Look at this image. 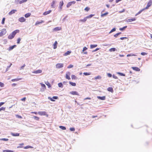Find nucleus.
I'll return each mask as SVG.
<instances>
[{"mask_svg": "<svg viewBox=\"0 0 152 152\" xmlns=\"http://www.w3.org/2000/svg\"><path fill=\"white\" fill-rule=\"evenodd\" d=\"M19 31L18 30H16L14 31L11 34H10L8 36V38L9 39H12L14 37L16 33L19 32Z\"/></svg>", "mask_w": 152, "mask_h": 152, "instance_id": "obj_1", "label": "nucleus"}, {"mask_svg": "<svg viewBox=\"0 0 152 152\" xmlns=\"http://www.w3.org/2000/svg\"><path fill=\"white\" fill-rule=\"evenodd\" d=\"M97 98L99 99L103 100L105 99L106 97L104 96H97Z\"/></svg>", "mask_w": 152, "mask_h": 152, "instance_id": "obj_16", "label": "nucleus"}, {"mask_svg": "<svg viewBox=\"0 0 152 152\" xmlns=\"http://www.w3.org/2000/svg\"><path fill=\"white\" fill-rule=\"evenodd\" d=\"M57 3L56 1L54 0L53 1L52 3H51V6L52 8H55V4Z\"/></svg>", "mask_w": 152, "mask_h": 152, "instance_id": "obj_9", "label": "nucleus"}, {"mask_svg": "<svg viewBox=\"0 0 152 152\" xmlns=\"http://www.w3.org/2000/svg\"><path fill=\"white\" fill-rule=\"evenodd\" d=\"M23 145V143H22L19 144L20 146H18L17 147L18 148H20L22 147V146Z\"/></svg>", "mask_w": 152, "mask_h": 152, "instance_id": "obj_61", "label": "nucleus"}, {"mask_svg": "<svg viewBox=\"0 0 152 152\" xmlns=\"http://www.w3.org/2000/svg\"><path fill=\"white\" fill-rule=\"evenodd\" d=\"M108 14V12H106V13H104L103 14H102L101 15L102 17H103L104 16H106Z\"/></svg>", "mask_w": 152, "mask_h": 152, "instance_id": "obj_39", "label": "nucleus"}, {"mask_svg": "<svg viewBox=\"0 0 152 152\" xmlns=\"http://www.w3.org/2000/svg\"><path fill=\"white\" fill-rule=\"evenodd\" d=\"M16 47V45H13L10 46L9 48L8 49V50L10 51L12 50L14 48H15Z\"/></svg>", "mask_w": 152, "mask_h": 152, "instance_id": "obj_13", "label": "nucleus"}, {"mask_svg": "<svg viewBox=\"0 0 152 152\" xmlns=\"http://www.w3.org/2000/svg\"><path fill=\"white\" fill-rule=\"evenodd\" d=\"M117 73L121 76H125V74L121 72H118Z\"/></svg>", "mask_w": 152, "mask_h": 152, "instance_id": "obj_31", "label": "nucleus"}, {"mask_svg": "<svg viewBox=\"0 0 152 152\" xmlns=\"http://www.w3.org/2000/svg\"><path fill=\"white\" fill-rule=\"evenodd\" d=\"M94 16V15L91 14L89 15V16L86 17L87 18V19L88 18H91L93 16Z\"/></svg>", "mask_w": 152, "mask_h": 152, "instance_id": "obj_49", "label": "nucleus"}, {"mask_svg": "<svg viewBox=\"0 0 152 152\" xmlns=\"http://www.w3.org/2000/svg\"><path fill=\"white\" fill-rule=\"evenodd\" d=\"M38 114L41 115H45L47 117L48 116V115L47 114L46 112L45 111L39 112H38Z\"/></svg>", "mask_w": 152, "mask_h": 152, "instance_id": "obj_6", "label": "nucleus"}, {"mask_svg": "<svg viewBox=\"0 0 152 152\" xmlns=\"http://www.w3.org/2000/svg\"><path fill=\"white\" fill-rule=\"evenodd\" d=\"M87 19V18L86 17L85 18L83 19H81L79 20V22H85Z\"/></svg>", "mask_w": 152, "mask_h": 152, "instance_id": "obj_22", "label": "nucleus"}, {"mask_svg": "<svg viewBox=\"0 0 152 152\" xmlns=\"http://www.w3.org/2000/svg\"><path fill=\"white\" fill-rule=\"evenodd\" d=\"M31 15V14L30 13H28L25 14V15L24 16H25V17L27 18L29 17Z\"/></svg>", "mask_w": 152, "mask_h": 152, "instance_id": "obj_25", "label": "nucleus"}, {"mask_svg": "<svg viewBox=\"0 0 152 152\" xmlns=\"http://www.w3.org/2000/svg\"><path fill=\"white\" fill-rule=\"evenodd\" d=\"M5 18H3L2 19V22H1V23L2 24H4V21L5 20Z\"/></svg>", "mask_w": 152, "mask_h": 152, "instance_id": "obj_48", "label": "nucleus"}, {"mask_svg": "<svg viewBox=\"0 0 152 152\" xmlns=\"http://www.w3.org/2000/svg\"><path fill=\"white\" fill-rule=\"evenodd\" d=\"M59 128L63 130H64L66 129V127L64 126H59Z\"/></svg>", "mask_w": 152, "mask_h": 152, "instance_id": "obj_33", "label": "nucleus"}, {"mask_svg": "<svg viewBox=\"0 0 152 152\" xmlns=\"http://www.w3.org/2000/svg\"><path fill=\"white\" fill-rule=\"evenodd\" d=\"M64 64L62 63H58L56 65V67L57 68H61L64 66Z\"/></svg>", "mask_w": 152, "mask_h": 152, "instance_id": "obj_2", "label": "nucleus"}, {"mask_svg": "<svg viewBox=\"0 0 152 152\" xmlns=\"http://www.w3.org/2000/svg\"><path fill=\"white\" fill-rule=\"evenodd\" d=\"M53 99H58V97L57 96H53L52 97Z\"/></svg>", "mask_w": 152, "mask_h": 152, "instance_id": "obj_63", "label": "nucleus"}, {"mask_svg": "<svg viewBox=\"0 0 152 152\" xmlns=\"http://www.w3.org/2000/svg\"><path fill=\"white\" fill-rule=\"evenodd\" d=\"M11 135L13 136H19L20 134L18 133H15L12 132L11 133Z\"/></svg>", "mask_w": 152, "mask_h": 152, "instance_id": "obj_20", "label": "nucleus"}, {"mask_svg": "<svg viewBox=\"0 0 152 152\" xmlns=\"http://www.w3.org/2000/svg\"><path fill=\"white\" fill-rule=\"evenodd\" d=\"M107 90L111 92H113V88L111 87L108 88H107Z\"/></svg>", "mask_w": 152, "mask_h": 152, "instance_id": "obj_28", "label": "nucleus"}, {"mask_svg": "<svg viewBox=\"0 0 152 152\" xmlns=\"http://www.w3.org/2000/svg\"><path fill=\"white\" fill-rule=\"evenodd\" d=\"M5 110V107H1L0 108V111L3 110Z\"/></svg>", "mask_w": 152, "mask_h": 152, "instance_id": "obj_60", "label": "nucleus"}, {"mask_svg": "<svg viewBox=\"0 0 152 152\" xmlns=\"http://www.w3.org/2000/svg\"><path fill=\"white\" fill-rule=\"evenodd\" d=\"M89 9H90V8L88 7H86L85 9V10L86 11H88L89 10Z\"/></svg>", "mask_w": 152, "mask_h": 152, "instance_id": "obj_55", "label": "nucleus"}, {"mask_svg": "<svg viewBox=\"0 0 152 152\" xmlns=\"http://www.w3.org/2000/svg\"><path fill=\"white\" fill-rule=\"evenodd\" d=\"M44 22V21L42 20H41L40 21H37L35 23V25H37L38 24H41V23H43Z\"/></svg>", "mask_w": 152, "mask_h": 152, "instance_id": "obj_21", "label": "nucleus"}, {"mask_svg": "<svg viewBox=\"0 0 152 152\" xmlns=\"http://www.w3.org/2000/svg\"><path fill=\"white\" fill-rule=\"evenodd\" d=\"M12 65V64H11L9 66H8L7 67V69H6V71H8V70L9 69V68H10V67H11V66Z\"/></svg>", "mask_w": 152, "mask_h": 152, "instance_id": "obj_46", "label": "nucleus"}, {"mask_svg": "<svg viewBox=\"0 0 152 152\" xmlns=\"http://www.w3.org/2000/svg\"><path fill=\"white\" fill-rule=\"evenodd\" d=\"M48 98L51 101H54L55 100H53L52 98L50 97H48Z\"/></svg>", "mask_w": 152, "mask_h": 152, "instance_id": "obj_56", "label": "nucleus"}, {"mask_svg": "<svg viewBox=\"0 0 152 152\" xmlns=\"http://www.w3.org/2000/svg\"><path fill=\"white\" fill-rule=\"evenodd\" d=\"M70 130L71 131H74L75 130V128L73 127L70 128Z\"/></svg>", "mask_w": 152, "mask_h": 152, "instance_id": "obj_58", "label": "nucleus"}, {"mask_svg": "<svg viewBox=\"0 0 152 152\" xmlns=\"http://www.w3.org/2000/svg\"><path fill=\"white\" fill-rule=\"evenodd\" d=\"M152 4V2L151 0L149 1L148 3L147 6L145 9H148V8Z\"/></svg>", "mask_w": 152, "mask_h": 152, "instance_id": "obj_7", "label": "nucleus"}, {"mask_svg": "<svg viewBox=\"0 0 152 152\" xmlns=\"http://www.w3.org/2000/svg\"><path fill=\"white\" fill-rule=\"evenodd\" d=\"M58 86L60 88H63V85L61 83H60L58 84Z\"/></svg>", "mask_w": 152, "mask_h": 152, "instance_id": "obj_32", "label": "nucleus"}, {"mask_svg": "<svg viewBox=\"0 0 152 152\" xmlns=\"http://www.w3.org/2000/svg\"><path fill=\"white\" fill-rule=\"evenodd\" d=\"M0 140H3L5 141H8L9 140L8 139L6 138H1L0 139Z\"/></svg>", "mask_w": 152, "mask_h": 152, "instance_id": "obj_44", "label": "nucleus"}, {"mask_svg": "<svg viewBox=\"0 0 152 152\" xmlns=\"http://www.w3.org/2000/svg\"><path fill=\"white\" fill-rule=\"evenodd\" d=\"M21 40V39L20 38H19L18 39H17V44H19L20 43V41Z\"/></svg>", "mask_w": 152, "mask_h": 152, "instance_id": "obj_51", "label": "nucleus"}, {"mask_svg": "<svg viewBox=\"0 0 152 152\" xmlns=\"http://www.w3.org/2000/svg\"><path fill=\"white\" fill-rule=\"evenodd\" d=\"M51 12V10H49V11H46L45 12H44L43 13V15H46L48 14H49Z\"/></svg>", "mask_w": 152, "mask_h": 152, "instance_id": "obj_19", "label": "nucleus"}, {"mask_svg": "<svg viewBox=\"0 0 152 152\" xmlns=\"http://www.w3.org/2000/svg\"><path fill=\"white\" fill-rule=\"evenodd\" d=\"M83 74L85 75H91L90 73L84 72Z\"/></svg>", "mask_w": 152, "mask_h": 152, "instance_id": "obj_45", "label": "nucleus"}, {"mask_svg": "<svg viewBox=\"0 0 152 152\" xmlns=\"http://www.w3.org/2000/svg\"><path fill=\"white\" fill-rule=\"evenodd\" d=\"M32 72L36 74L40 73L42 72V70L40 69H38L36 71H33Z\"/></svg>", "mask_w": 152, "mask_h": 152, "instance_id": "obj_10", "label": "nucleus"}, {"mask_svg": "<svg viewBox=\"0 0 152 152\" xmlns=\"http://www.w3.org/2000/svg\"><path fill=\"white\" fill-rule=\"evenodd\" d=\"M136 20V19L135 18H134L132 19H128L126 20V21L127 23H129L132 22V21H135Z\"/></svg>", "mask_w": 152, "mask_h": 152, "instance_id": "obj_12", "label": "nucleus"}, {"mask_svg": "<svg viewBox=\"0 0 152 152\" xmlns=\"http://www.w3.org/2000/svg\"><path fill=\"white\" fill-rule=\"evenodd\" d=\"M71 77L72 79L75 80L77 79V77L74 75H72Z\"/></svg>", "mask_w": 152, "mask_h": 152, "instance_id": "obj_35", "label": "nucleus"}, {"mask_svg": "<svg viewBox=\"0 0 152 152\" xmlns=\"http://www.w3.org/2000/svg\"><path fill=\"white\" fill-rule=\"evenodd\" d=\"M25 66V64H24L23 65L20 67V69H23L24 67Z\"/></svg>", "mask_w": 152, "mask_h": 152, "instance_id": "obj_64", "label": "nucleus"}, {"mask_svg": "<svg viewBox=\"0 0 152 152\" xmlns=\"http://www.w3.org/2000/svg\"><path fill=\"white\" fill-rule=\"evenodd\" d=\"M71 75V73L69 72H66V78L68 80H70L71 79L70 77V75Z\"/></svg>", "mask_w": 152, "mask_h": 152, "instance_id": "obj_5", "label": "nucleus"}, {"mask_svg": "<svg viewBox=\"0 0 152 152\" xmlns=\"http://www.w3.org/2000/svg\"><path fill=\"white\" fill-rule=\"evenodd\" d=\"M7 31L5 29H3L0 32V37H2L6 33Z\"/></svg>", "mask_w": 152, "mask_h": 152, "instance_id": "obj_3", "label": "nucleus"}, {"mask_svg": "<svg viewBox=\"0 0 152 152\" xmlns=\"http://www.w3.org/2000/svg\"><path fill=\"white\" fill-rule=\"evenodd\" d=\"M17 11V10H13L9 13V14L10 15H11L15 13Z\"/></svg>", "mask_w": 152, "mask_h": 152, "instance_id": "obj_14", "label": "nucleus"}, {"mask_svg": "<svg viewBox=\"0 0 152 152\" xmlns=\"http://www.w3.org/2000/svg\"><path fill=\"white\" fill-rule=\"evenodd\" d=\"M127 26H124L123 27V28H119V30L120 31H123L126 28H127Z\"/></svg>", "mask_w": 152, "mask_h": 152, "instance_id": "obj_27", "label": "nucleus"}, {"mask_svg": "<svg viewBox=\"0 0 152 152\" xmlns=\"http://www.w3.org/2000/svg\"><path fill=\"white\" fill-rule=\"evenodd\" d=\"M76 1H70L66 5V7L67 8L69 7L70 6L72 5V4H74L75 3Z\"/></svg>", "mask_w": 152, "mask_h": 152, "instance_id": "obj_4", "label": "nucleus"}, {"mask_svg": "<svg viewBox=\"0 0 152 152\" xmlns=\"http://www.w3.org/2000/svg\"><path fill=\"white\" fill-rule=\"evenodd\" d=\"M101 77L100 76L98 75L94 77V79H100L101 78Z\"/></svg>", "mask_w": 152, "mask_h": 152, "instance_id": "obj_38", "label": "nucleus"}, {"mask_svg": "<svg viewBox=\"0 0 152 152\" xmlns=\"http://www.w3.org/2000/svg\"><path fill=\"white\" fill-rule=\"evenodd\" d=\"M41 86L42 87L44 88H45L46 86L44 84H43L42 83H41Z\"/></svg>", "mask_w": 152, "mask_h": 152, "instance_id": "obj_59", "label": "nucleus"}, {"mask_svg": "<svg viewBox=\"0 0 152 152\" xmlns=\"http://www.w3.org/2000/svg\"><path fill=\"white\" fill-rule=\"evenodd\" d=\"M71 53V50H69L67 51L64 54V56H67V55H69Z\"/></svg>", "mask_w": 152, "mask_h": 152, "instance_id": "obj_18", "label": "nucleus"}, {"mask_svg": "<svg viewBox=\"0 0 152 152\" xmlns=\"http://www.w3.org/2000/svg\"><path fill=\"white\" fill-rule=\"evenodd\" d=\"M33 118L35 120H39V118L37 116H34L33 117Z\"/></svg>", "mask_w": 152, "mask_h": 152, "instance_id": "obj_47", "label": "nucleus"}, {"mask_svg": "<svg viewBox=\"0 0 152 152\" xmlns=\"http://www.w3.org/2000/svg\"><path fill=\"white\" fill-rule=\"evenodd\" d=\"M73 67V65H72V64H70L67 67V68L69 69V68H72Z\"/></svg>", "mask_w": 152, "mask_h": 152, "instance_id": "obj_52", "label": "nucleus"}, {"mask_svg": "<svg viewBox=\"0 0 152 152\" xmlns=\"http://www.w3.org/2000/svg\"><path fill=\"white\" fill-rule=\"evenodd\" d=\"M147 53L145 52H142L141 53V54L142 56H144L147 55Z\"/></svg>", "mask_w": 152, "mask_h": 152, "instance_id": "obj_54", "label": "nucleus"}, {"mask_svg": "<svg viewBox=\"0 0 152 152\" xmlns=\"http://www.w3.org/2000/svg\"><path fill=\"white\" fill-rule=\"evenodd\" d=\"M16 116L17 118H22L21 116H20L18 115H16Z\"/></svg>", "mask_w": 152, "mask_h": 152, "instance_id": "obj_50", "label": "nucleus"}, {"mask_svg": "<svg viewBox=\"0 0 152 152\" xmlns=\"http://www.w3.org/2000/svg\"><path fill=\"white\" fill-rule=\"evenodd\" d=\"M136 55L135 54H134L131 53L130 54H128L127 55V57H129V56H136Z\"/></svg>", "mask_w": 152, "mask_h": 152, "instance_id": "obj_34", "label": "nucleus"}, {"mask_svg": "<svg viewBox=\"0 0 152 152\" xmlns=\"http://www.w3.org/2000/svg\"><path fill=\"white\" fill-rule=\"evenodd\" d=\"M26 19L23 17H21L18 19V20L21 22H23L25 21Z\"/></svg>", "mask_w": 152, "mask_h": 152, "instance_id": "obj_11", "label": "nucleus"}, {"mask_svg": "<svg viewBox=\"0 0 152 152\" xmlns=\"http://www.w3.org/2000/svg\"><path fill=\"white\" fill-rule=\"evenodd\" d=\"M60 30V28L59 27H57L54 28L53 30L55 31H59Z\"/></svg>", "mask_w": 152, "mask_h": 152, "instance_id": "obj_37", "label": "nucleus"}, {"mask_svg": "<svg viewBox=\"0 0 152 152\" xmlns=\"http://www.w3.org/2000/svg\"><path fill=\"white\" fill-rule=\"evenodd\" d=\"M107 76L110 77H111L112 76V74L110 73H108L107 74Z\"/></svg>", "mask_w": 152, "mask_h": 152, "instance_id": "obj_57", "label": "nucleus"}, {"mask_svg": "<svg viewBox=\"0 0 152 152\" xmlns=\"http://www.w3.org/2000/svg\"><path fill=\"white\" fill-rule=\"evenodd\" d=\"M4 84L1 82H0V86L1 87H4Z\"/></svg>", "mask_w": 152, "mask_h": 152, "instance_id": "obj_53", "label": "nucleus"}, {"mask_svg": "<svg viewBox=\"0 0 152 152\" xmlns=\"http://www.w3.org/2000/svg\"><path fill=\"white\" fill-rule=\"evenodd\" d=\"M69 93L72 95H79L78 93L76 91H72L70 92Z\"/></svg>", "mask_w": 152, "mask_h": 152, "instance_id": "obj_15", "label": "nucleus"}, {"mask_svg": "<svg viewBox=\"0 0 152 152\" xmlns=\"http://www.w3.org/2000/svg\"><path fill=\"white\" fill-rule=\"evenodd\" d=\"M13 151L12 150H4L3 151V152H13Z\"/></svg>", "mask_w": 152, "mask_h": 152, "instance_id": "obj_41", "label": "nucleus"}, {"mask_svg": "<svg viewBox=\"0 0 152 152\" xmlns=\"http://www.w3.org/2000/svg\"><path fill=\"white\" fill-rule=\"evenodd\" d=\"M21 78H17V79H14L12 80L11 81L12 82H14L15 81H18L20 80Z\"/></svg>", "mask_w": 152, "mask_h": 152, "instance_id": "obj_30", "label": "nucleus"}, {"mask_svg": "<svg viewBox=\"0 0 152 152\" xmlns=\"http://www.w3.org/2000/svg\"><path fill=\"white\" fill-rule=\"evenodd\" d=\"M45 84L48 86L49 88L51 87V85L48 82H47Z\"/></svg>", "mask_w": 152, "mask_h": 152, "instance_id": "obj_40", "label": "nucleus"}, {"mask_svg": "<svg viewBox=\"0 0 152 152\" xmlns=\"http://www.w3.org/2000/svg\"><path fill=\"white\" fill-rule=\"evenodd\" d=\"M116 49L115 48H112L110 49L109 50V51L110 52H112V51H115L116 50Z\"/></svg>", "mask_w": 152, "mask_h": 152, "instance_id": "obj_24", "label": "nucleus"}, {"mask_svg": "<svg viewBox=\"0 0 152 152\" xmlns=\"http://www.w3.org/2000/svg\"><path fill=\"white\" fill-rule=\"evenodd\" d=\"M64 5V2L63 1H61L60 2L59 4V8L60 9V10H59V11L60 12L61 10L62 9V6Z\"/></svg>", "mask_w": 152, "mask_h": 152, "instance_id": "obj_8", "label": "nucleus"}, {"mask_svg": "<svg viewBox=\"0 0 152 152\" xmlns=\"http://www.w3.org/2000/svg\"><path fill=\"white\" fill-rule=\"evenodd\" d=\"M69 84L72 86H76V84L75 83H73L70 81L69 82Z\"/></svg>", "mask_w": 152, "mask_h": 152, "instance_id": "obj_26", "label": "nucleus"}, {"mask_svg": "<svg viewBox=\"0 0 152 152\" xmlns=\"http://www.w3.org/2000/svg\"><path fill=\"white\" fill-rule=\"evenodd\" d=\"M33 148V147H32L30 145H27V146H26L24 148L25 149H28L29 148Z\"/></svg>", "mask_w": 152, "mask_h": 152, "instance_id": "obj_36", "label": "nucleus"}, {"mask_svg": "<svg viewBox=\"0 0 152 152\" xmlns=\"http://www.w3.org/2000/svg\"><path fill=\"white\" fill-rule=\"evenodd\" d=\"M132 69L134 70L137 71H140V69L139 68L137 67H132Z\"/></svg>", "mask_w": 152, "mask_h": 152, "instance_id": "obj_17", "label": "nucleus"}, {"mask_svg": "<svg viewBox=\"0 0 152 152\" xmlns=\"http://www.w3.org/2000/svg\"><path fill=\"white\" fill-rule=\"evenodd\" d=\"M97 45H90V48L91 49L95 48L97 46Z\"/></svg>", "mask_w": 152, "mask_h": 152, "instance_id": "obj_29", "label": "nucleus"}, {"mask_svg": "<svg viewBox=\"0 0 152 152\" xmlns=\"http://www.w3.org/2000/svg\"><path fill=\"white\" fill-rule=\"evenodd\" d=\"M87 49V48L86 47H85L83 48L82 51H83V52H84V51L86 50Z\"/></svg>", "mask_w": 152, "mask_h": 152, "instance_id": "obj_62", "label": "nucleus"}, {"mask_svg": "<svg viewBox=\"0 0 152 152\" xmlns=\"http://www.w3.org/2000/svg\"><path fill=\"white\" fill-rule=\"evenodd\" d=\"M57 41H55V43L53 45L54 46L53 48L54 49H56L57 48Z\"/></svg>", "mask_w": 152, "mask_h": 152, "instance_id": "obj_23", "label": "nucleus"}, {"mask_svg": "<svg viewBox=\"0 0 152 152\" xmlns=\"http://www.w3.org/2000/svg\"><path fill=\"white\" fill-rule=\"evenodd\" d=\"M144 9H143L142 10H140L137 13L136 15L135 16H137L138 15L140 14L142 11L144 10Z\"/></svg>", "mask_w": 152, "mask_h": 152, "instance_id": "obj_43", "label": "nucleus"}, {"mask_svg": "<svg viewBox=\"0 0 152 152\" xmlns=\"http://www.w3.org/2000/svg\"><path fill=\"white\" fill-rule=\"evenodd\" d=\"M116 30V28H113L109 32V34L111 33L114 31H115Z\"/></svg>", "mask_w": 152, "mask_h": 152, "instance_id": "obj_42", "label": "nucleus"}]
</instances>
